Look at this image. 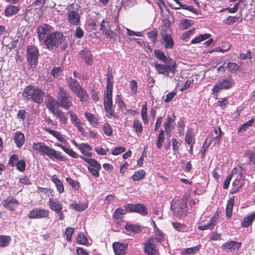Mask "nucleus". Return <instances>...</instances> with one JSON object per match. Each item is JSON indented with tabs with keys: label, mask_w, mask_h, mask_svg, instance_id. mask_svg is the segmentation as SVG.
<instances>
[{
	"label": "nucleus",
	"mask_w": 255,
	"mask_h": 255,
	"mask_svg": "<svg viewBox=\"0 0 255 255\" xmlns=\"http://www.w3.org/2000/svg\"><path fill=\"white\" fill-rule=\"evenodd\" d=\"M132 128L138 135H139L142 131V125L141 123L137 119H134L133 121Z\"/></svg>",
	"instance_id": "nucleus-32"
},
{
	"label": "nucleus",
	"mask_w": 255,
	"mask_h": 255,
	"mask_svg": "<svg viewBox=\"0 0 255 255\" xmlns=\"http://www.w3.org/2000/svg\"><path fill=\"white\" fill-rule=\"evenodd\" d=\"M221 130L220 128L219 129H215L214 132L212 133L206 139L204 146H209L211 144L214 145H218L220 143L221 138Z\"/></svg>",
	"instance_id": "nucleus-11"
},
{
	"label": "nucleus",
	"mask_w": 255,
	"mask_h": 255,
	"mask_svg": "<svg viewBox=\"0 0 255 255\" xmlns=\"http://www.w3.org/2000/svg\"><path fill=\"white\" fill-rule=\"evenodd\" d=\"M32 148L41 155L43 156L47 155L51 159H56L59 161L63 160V157L60 151L47 146L44 142L33 143Z\"/></svg>",
	"instance_id": "nucleus-1"
},
{
	"label": "nucleus",
	"mask_w": 255,
	"mask_h": 255,
	"mask_svg": "<svg viewBox=\"0 0 255 255\" xmlns=\"http://www.w3.org/2000/svg\"><path fill=\"white\" fill-rule=\"evenodd\" d=\"M84 115L92 126L96 127L98 124V120L94 115L85 112Z\"/></svg>",
	"instance_id": "nucleus-33"
},
{
	"label": "nucleus",
	"mask_w": 255,
	"mask_h": 255,
	"mask_svg": "<svg viewBox=\"0 0 255 255\" xmlns=\"http://www.w3.org/2000/svg\"><path fill=\"white\" fill-rule=\"evenodd\" d=\"M78 149L80 150L81 152L86 156L91 157L92 156V153L91 152L92 150V147L86 143H80V145Z\"/></svg>",
	"instance_id": "nucleus-24"
},
{
	"label": "nucleus",
	"mask_w": 255,
	"mask_h": 255,
	"mask_svg": "<svg viewBox=\"0 0 255 255\" xmlns=\"http://www.w3.org/2000/svg\"><path fill=\"white\" fill-rule=\"evenodd\" d=\"M113 247L116 255H126L128 249L127 244L115 242L113 243Z\"/></svg>",
	"instance_id": "nucleus-15"
},
{
	"label": "nucleus",
	"mask_w": 255,
	"mask_h": 255,
	"mask_svg": "<svg viewBox=\"0 0 255 255\" xmlns=\"http://www.w3.org/2000/svg\"><path fill=\"white\" fill-rule=\"evenodd\" d=\"M178 133L179 134V135L180 136L183 135L184 134V127H185V124H184V122L182 120H180L179 122L178 123Z\"/></svg>",
	"instance_id": "nucleus-63"
},
{
	"label": "nucleus",
	"mask_w": 255,
	"mask_h": 255,
	"mask_svg": "<svg viewBox=\"0 0 255 255\" xmlns=\"http://www.w3.org/2000/svg\"><path fill=\"white\" fill-rule=\"evenodd\" d=\"M111 27V25L109 23L103 19L101 24V30L103 31H106L107 30L110 29Z\"/></svg>",
	"instance_id": "nucleus-62"
},
{
	"label": "nucleus",
	"mask_w": 255,
	"mask_h": 255,
	"mask_svg": "<svg viewBox=\"0 0 255 255\" xmlns=\"http://www.w3.org/2000/svg\"><path fill=\"white\" fill-rule=\"evenodd\" d=\"M159 244L154 238H150L144 243V251L147 255H157L158 254Z\"/></svg>",
	"instance_id": "nucleus-8"
},
{
	"label": "nucleus",
	"mask_w": 255,
	"mask_h": 255,
	"mask_svg": "<svg viewBox=\"0 0 255 255\" xmlns=\"http://www.w3.org/2000/svg\"><path fill=\"white\" fill-rule=\"evenodd\" d=\"M51 27L47 24H43L37 28L39 39L40 40H44L48 34L51 32Z\"/></svg>",
	"instance_id": "nucleus-14"
},
{
	"label": "nucleus",
	"mask_w": 255,
	"mask_h": 255,
	"mask_svg": "<svg viewBox=\"0 0 255 255\" xmlns=\"http://www.w3.org/2000/svg\"><path fill=\"white\" fill-rule=\"evenodd\" d=\"M18 160V156L16 154H13L10 157V159L8 161V164L12 166H14L16 164V163L17 162Z\"/></svg>",
	"instance_id": "nucleus-64"
},
{
	"label": "nucleus",
	"mask_w": 255,
	"mask_h": 255,
	"mask_svg": "<svg viewBox=\"0 0 255 255\" xmlns=\"http://www.w3.org/2000/svg\"><path fill=\"white\" fill-rule=\"evenodd\" d=\"M126 212L125 209L118 208L114 212V217L117 219H120L121 216L125 214Z\"/></svg>",
	"instance_id": "nucleus-58"
},
{
	"label": "nucleus",
	"mask_w": 255,
	"mask_h": 255,
	"mask_svg": "<svg viewBox=\"0 0 255 255\" xmlns=\"http://www.w3.org/2000/svg\"><path fill=\"white\" fill-rule=\"evenodd\" d=\"M125 229L128 231H132L136 233L138 232L140 230L139 227L138 226L130 224H127L125 226Z\"/></svg>",
	"instance_id": "nucleus-57"
},
{
	"label": "nucleus",
	"mask_w": 255,
	"mask_h": 255,
	"mask_svg": "<svg viewBox=\"0 0 255 255\" xmlns=\"http://www.w3.org/2000/svg\"><path fill=\"white\" fill-rule=\"evenodd\" d=\"M200 249V247L198 246L186 249L183 252L184 255H193L197 253Z\"/></svg>",
	"instance_id": "nucleus-48"
},
{
	"label": "nucleus",
	"mask_w": 255,
	"mask_h": 255,
	"mask_svg": "<svg viewBox=\"0 0 255 255\" xmlns=\"http://www.w3.org/2000/svg\"><path fill=\"white\" fill-rule=\"evenodd\" d=\"M173 228L178 231L184 232L186 229L185 224L178 222H173L172 223Z\"/></svg>",
	"instance_id": "nucleus-52"
},
{
	"label": "nucleus",
	"mask_w": 255,
	"mask_h": 255,
	"mask_svg": "<svg viewBox=\"0 0 255 255\" xmlns=\"http://www.w3.org/2000/svg\"><path fill=\"white\" fill-rule=\"evenodd\" d=\"M22 95L26 100H32L35 103H40L43 99L44 92L39 89L28 86L24 88Z\"/></svg>",
	"instance_id": "nucleus-2"
},
{
	"label": "nucleus",
	"mask_w": 255,
	"mask_h": 255,
	"mask_svg": "<svg viewBox=\"0 0 255 255\" xmlns=\"http://www.w3.org/2000/svg\"><path fill=\"white\" fill-rule=\"evenodd\" d=\"M163 42L165 43V48H172L174 44L172 36L170 34H164L162 36Z\"/></svg>",
	"instance_id": "nucleus-28"
},
{
	"label": "nucleus",
	"mask_w": 255,
	"mask_h": 255,
	"mask_svg": "<svg viewBox=\"0 0 255 255\" xmlns=\"http://www.w3.org/2000/svg\"><path fill=\"white\" fill-rule=\"evenodd\" d=\"M39 54L38 48L34 46H28L27 48V59L31 68L37 65Z\"/></svg>",
	"instance_id": "nucleus-7"
},
{
	"label": "nucleus",
	"mask_w": 255,
	"mask_h": 255,
	"mask_svg": "<svg viewBox=\"0 0 255 255\" xmlns=\"http://www.w3.org/2000/svg\"><path fill=\"white\" fill-rule=\"evenodd\" d=\"M180 8H182L184 9L188 10L190 11H191L194 13H197L198 10L195 8L193 6L191 5H187L186 4H183L180 5V6L178 7H172V8H174L175 9H179Z\"/></svg>",
	"instance_id": "nucleus-51"
},
{
	"label": "nucleus",
	"mask_w": 255,
	"mask_h": 255,
	"mask_svg": "<svg viewBox=\"0 0 255 255\" xmlns=\"http://www.w3.org/2000/svg\"><path fill=\"white\" fill-rule=\"evenodd\" d=\"M115 102L116 104L118 105V107L119 109L122 110H124L126 109V106L119 95L116 96Z\"/></svg>",
	"instance_id": "nucleus-54"
},
{
	"label": "nucleus",
	"mask_w": 255,
	"mask_h": 255,
	"mask_svg": "<svg viewBox=\"0 0 255 255\" xmlns=\"http://www.w3.org/2000/svg\"><path fill=\"white\" fill-rule=\"evenodd\" d=\"M67 113L69 114L71 122L73 125L78 128L80 132H84V129L83 128L82 124L77 115L71 110L68 111Z\"/></svg>",
	"instance_id": "nucleus-13"
},
{
	"label": "nucleus",
	"mask_w": 255,
	"mask_h": 255,
	"mask_svg": "<svg viewBox=\"0 0 255 255\" xmlns=\"http://www.w3.org/2000/svg\"><path fill=\"white\" fill-rule=\"evenodd\" d=\"M74 93L80 99L83 104H87L89 100V96L87 92L82 88H80L76 91Z\"/></svg>",
	"instance_id": "nucleus-18"
},
{
	"label": "nucleus",
	"mask_w": 255,
	"mask_h": 255,
	"mask_svg": "<svg viewBox=\"0 0 255 255\" xmlns=\"http://www.w3.org/2000/svg\"><path fill=\"white\" fill-rule=\"evenodd\" d=\"M234 200L230 199L228 201L226 207V217L230 218L232 214Z\"/></svg>",
	"instance_id": "nucleus-50"
},
{
	"label": "nucleus",
	"mask_w": 255,
	"mask_h": 255,
	"mask_svg": "<svg viewBox=\"0 0 255 255\" xmlns=\"http://www.w3.org/2000/svg\"><path fill=\"white\" fill-rule=\"evenodd\" d=\"M113 77L112 75L108 74L107 77V90L105 91V93H109L112 94V90H113Z\"/></svg>",
	"instance_id": "nucleus-44"
},
{
	"label": "nucleus",
	"mask_w": 255,
	"mask_h": 255,
	"mask_svg": "<svg viewBox=\"0 0 255 255\" xmlns=\"http://www.w3.org/2000/svg\"><path fill=\"white\" fill-rule=\"evenodd\" d=\"M74 233V229L71 227L66 228L65 232V234L66 236V240L68 242H71L72 240V237Z\"/></svg>",
	"instance_id": "nucleus-56"
},
{
	"label": "nucleus",
	"mask_w": 255,
	"mask_h": 255,
	"mask_svg": "<svg viewBox=\"0 0 255 255\" xmlns=\"http://www.w3.org/2000/svg\"><path fill=\"white\" fill-rule=\"evenodd\" d=\"M77 242L81 245H87L88 244V240L87 237L82 233H80L77 237Z\"/></svg>",
	"instance_id": "nucleus-46"
},
{
	"label": "nucleus",
	"mask_w": 255,
	"mask_h": 255,
	"mask_svg": "<svg viewBox=\"0 0 255 255\" xmlns=\"http://www.w3.org/2000/svg\"><path fill=\"white\" fill-rule=\"evenodd\" d=\"M155 57L160 61L167 63L168 62V58L165 55L164 53L160 50L156 49L154 51Z\"/></svg>",
	"instance_id": "nucleus-38"
},
{
	"label": "nucleus",
	"mask_w": 255,
	"mask_h": 255,
	"mask_svg": "<svg viewBox=\"0 0 255 255\" xmlns=\"http://www.w3.org/2000/svg\"><path fill=\"white\" fill-rule=\"evenodd\" d=\"M242 178V175L240 174L233 182V185L235 188H237V190H239L243 186V183L241 181Z\"/></svg>",
	"instance_id": "nucleus-55"
},
{
	"label": "nucleus",
	"mask_w": 255,
	"mask_h": 255,
	"mask_svg": "<svg viewBox=\"0 0 255 255\" xmlns=\"http://www.w3.org/2000/svg\"><path fill=\"white\" fill-rule=\"evenodd\" d=\"M49 214V211L48 210L36 208L30 211L27 216L32 219H42L47 217Z\"/></svg>",
	"instance_id": "nucleus-12"
},
{
	"label": "nucleus",
	"mask_w": 255,
	"mask_h": 255,
	"mask_svg": "<svg viewBox=\"0 0 255 255\" xmlns=\"http://www.w3.org/2000/svg\"><path fill=\"white\" fill-rule=\"evenodd\" d=\"M56 105H58L57 99L56 100L52 97L47 98L46 107L52 114L58 110L56 108Z\"/></svg>",
	"instance_id": "nucleus-20"
},
{
	"label": "nucleus",
	"mask_w": 255,
	"mask_h": 255,
	"mask_svg": "<svg viewBox=\"0 0 255 255\" xmlns=\"http://www.w3.org/2000/svg\"><path fill=\"white\" fill-rule=\"evenodd\" d=\"M211 36V34L209 33H205L203 34L199 35L198 36L194 38L191 41V44H197L200 42H202Z\"/></svg>",
	"instance_id": "nucleus-39"
},
{
	"label": "nucleus",
	"mask_w": 255,
	"mask_h": 255,
	"mask_svg": "<svg viewBox=\"0 0 255 255\" xmlns=\"http://www.w3.org/2000/svg\"><path fill=\"white\" fill-rule=\"evenodd\" d=\"M145 172L142 169H140L136 171L133 175L132 176L131 178L133 181H138L145 176Z\"/></svg>",
	"instance_id": "nucleus-43"
},
{
	"label": "nucleus",
	"mask_w": 255,
	"mask_h": 255,
	"mask_svg": "<svg viewBox=\"0 0 255 255\" xmlns=\"http://www.w3.org/2000/svg\"><path fill=\"white\" fill-rule=\"evenodd\" d=\"M80 54L87 65H91L92 64V56L91 52L88 49H85L84 50L81 51Z\"/></svg>",
	"instance_id": "nucleus-26"
},
{
	"label": "nucleus",
	"mask_w": 255,
	"mask_h": 255,
	"mask_svg": "<svg viewBox=\"0 0 255 255\" xmlns=\"http://www.w3.org/2000/svg\"><path fill=\"white\" fill-rule=\"evenodd\" d=\"M11 237L9 236L0 235V247H5L9 244Z\"/></svg>",
	"instance_id": "nucleus-40"
},
{
	"label": "nucleus",
	"mask_w": 255,
	"mask_h": 255,
	"mask_svg": "<svg viewBox=\"0 0 255 255\" xmlns=\"http://www.w3.org/2000/svg\"><path fill=\"white\" fill-rule=\"evenodd\" d=\"M74 4H71L67 7L68 11V19L71 24L78 25L80 23V17L79 12L76 10Z\"/></svg>",
	"instance_id": "nucleus-9"
},
{
	"label": "nucleus",
	"mask_w": 255,
	"mask_h": 255,
	"mask_svg": "<svg viewBox=\"0 0 255 255\" xmlns=\"http://www.w3.org/2000/svg\"><path fill=\"white\" fill-rule=\"evenodd\" d=\"M64 40L63 35L59 32L51 33L46 36L44 43L48 49L58 47Z\"/></svg>",
	"instance_id": "nucleus-4"
},
{
	"label": "nucleus",
	"mask_w": 255,
	"mask_h": 255,
	"mask_svg": "<svg viewBox=\"0 0 255 255\" xmlns=\"http://www.w3.org/2000/svg\"><path fill=\"white\" fill-rule=\"evenodd\" d=\"M48 205L51 210L57 212L62 210L63 204L57 198H51L48 201Z\"/></svg>",
	"instance_id": "nucleus-17"
},
{
	"label": "nucleus",
	"mask_w": 255,
	"mask_h": 255,
	"mask_svg": "<svg viewBox=\"0 0 255 255\" xmlns=\"http://www.w3.org/2000/svg\"><path fill=\"white\" fill-rule=\"evenodd\" d=\"M147 108L146 104H144L142 106V110L141 111V118L144 124H147L148 123L147 116Z\"/></svg>",
	"instance_id": "nucleus-47"
},
{
	"label": "nucleus",
	"mask_w": 255,
	"mask_h": 255,
	"mask_svg": "<svg viewBox=\"0 0 255 255\" xmlns=\"http://www.w3.org/2000/svg\"><path fill=\"white\" fill-rule=\"evenodd\" d=\"M176 64L175 62L170 64L166 63H155V68L159 74L163 75L166 76H168L169 73L173 75L176 72Z\"/></svg>",
	"instance_id": "nucleus-6"
},
{
	"label": "nucleus",
	"mask_w": 255,
	"mask_h": 255,
	"mask_svg": "<svg viewBox=\"0 0 255 255\" xmlns=\"http://www.w3.org/2000/svg\"><path fill=\"white\" fill-rule=\"evenodd\" d=\"M103 128L104 132L106 135L110 136L113 134V129L109 124L105 123Z\"/></svg>",
	"instance_id": "nucleus-53"
},
{
	"label": "nucleus",
	"mask_w": 255,
	"mask_h": 255,
	"mask_svg": "<svg viewBox=\"0 0 255 255\" xmlns=\"http://www.w3.org/2000/svg\"><path fill=\"white\" fill-rule=\"evenodd\" d=\"M104 109L112 108L113 101L112 94L105 93L104 94Z\"/></svg>",
	"instance_id": "nucleus-31"
},
{
	"label": "nucleus",
	"mask_w": 255,
	"mask_h": 255,
	"mask_svg": "<svg viewBox=\"0 0 255 255\" xmlns=\"http://www.w3.org/2000/svg\"><path fill=\"white\" fill-rule=\"evenodd\" d=\"M227 67L230 72H233L237 71L240 67L237 63L229 62L227 64Z\"/></svg>",
	"instance_id": "nucleus-61"
},
{
	"label": "nucleus",
	"mask_w": 255,
	"mask_h": 255,
	"mask_svg": "<svg viewBox=\"0 0 255 255\" xmlns=\"http://www.w3.org/2000/svg\"><path fill=\"white\" fill-rule=\"evenodd\" d=\"M216 219L212 218L208 223L201 224L198 227V229L201 231L212 230L215 225Z\"/></svg>",
	"instance_id": "nucleus-30"
},
{
	"label": "nucleus",
	"mask_w": 255,
	"mask_h": 255,
	"mask_svg": "<svg viewBox=\"0 0 255 255\" xmlns=\"http://www.w3.org/2000/svg\"><path fill=\"white\" fill-rule=\"evenodd\" d=\"M175 124L174 116L173 117L168 116L167 117L166 121L164 123L163 125L166 133H168L171 132L172 129L174 128Z\"/></svg>",
	"instance_id": "nucleus-21"
},
{
	"label": "nucleus",
	"mask_w": 255,
	"mask_h": 255,
	"mask_svg": "<svg viewBox=\"0 0 255 255\" xmlns=\"http://www.w3.org/2000/svg\"><path fill=\"white\" fill-rule=\"evenodd\" d=\"M154 234L155 237L154 238L155 242L159 244L163 240L164 235L163 232L158 229L156 225H155Z\"/></svg>",
	"instance_id": "nucleus-37"
},
{
	"label": "nucleus",
	"mask_w": 255,
	"mask_h": 255,
	"mask_svg": "<svg viewBox=\"0 0 255 255\" xmlns=\"http://www.w3.org/2000/svg\"><path fill=\"white\" fill-rule=\"evenodd\" d=\"M45 130L49 134L54 136L61 142L63 143H66L67 142V140H66V139L64 137L63 135L61 134L59 131L51 129L49 128H45Z\"/></svg>",
	"instance_id": "nucleus-27"
},
{
	"label": "nucleus",
	"mask_w": 255,
	"mask_h": 255,
	"mask_svg": "<svg viewBox=\"0 0 255 255\" xmlns=\"http://www.w3.org/2000/svg\"><path fill=\"white\" fill-rule=\"evenodd\" d=\"M54 115L56 116L59 121L64 125H66L68 122V119L66 117L65 113L60 110H57L54 113Z\"/></svg>",
	"instance_id": "nucleus-34"
},
{
	"label": "nucleus",
	"mask_w": 255,
	"mask_h": 255,
	"mask_svg": "<svg viewBox=\"0 0 255 255\" xmlns=\"http://www.w3.org/2000/svg\"><path fill=\"white\" fill-rule=\"evenodd\" d=\"M134 212H136L144 216L147 214V209L144 205L142 204H135Z\"/></svg>",
	"instance_id": "nucleus-36"
},
{
	"label": "nucleus",
	"mask_w": 255,
	"mask_h": 255,
	"mask_svg": "<svg viewBox=\"0 0 255 255\" xmlns=\"http://www.w3.org/2000/svg\"><path fill=\"white\" fill-rule=\"evenodd\" d=\"M15 165L17 169L19 171L23 172L25 169V162L23 160L18 161Z\"/></svg>",
	"instance_id": "nucleus-60"
},
{
	"label": "nucleus",
	"mask_w": 255,
	"mask_h": 255,
	"mask_svg": "<svg viewBox=\"0 0 255 255\" xmlns=\"http://www.w3.org/2000/svg\"><path fill=\"white\" fill-rule=\"evenodd\" d=\"M254 122V120L252 119L248 121L247 122H246V123H244L239 128L238 132H241L242 131H246V130L249 129V127H250L252 126Z\"/></svg>",
	"instance_id": "nucleus-49"
},
{
	"label": "nucleus",
	"mask_w": 255,
	"mask_h": 255,
	"mask_svg": "<svg viewBox=\"0 0 255 255\" xmlns=\"http://www.w3.org/2000/svg\"><path fill=\"white\" fill-rule=\"evenodd\" d=\"M237 169L236 168H234L232 171V174L229 175L227 177L226 179L225 180V181H224V185H223L224 189H227L228 188L229 185L230 183V181L232 179V175L237 171Z\"/></svg>",
	"instance_id": "nucleus-59"
},
{
	"label": "nucleus",
	"mask_w": 255,
	"mask_h": 255,
	"mask_svg": "<svg viewBox=\"0 0 255 255\" xmlns=\"http://www.w3.org/2000/svg\"><path fill=\"white\" fill-rule=\"evenodd\" d=\"M58 105L64 109H68L72 105V99L68 93L61 87L59 88L57 97Z\"/></svg>",
	"instance_id": "nucleus-5"
},
{
	"label": "nucleus",
	"mask_w": 255,
	"mask_h": 255,
	"mask_svg": "<svg viewBox=\"0 0 255 255\" xmlns=\"http://www.w3.org/2000/svg\"><path fill=\"white\" fill-rule=\"evenodd\" d=\"M255 219V211L248 215L243 218V221L241 222L242 227L243 228L249 227L252 225Z\"/></svg>",
	"instance_id": "nucleus-22"
},
{
	"label": "nucleus",
	"mask_w": 255,
	"mask_h": 255,
	"mask_svg": "<svg viewBox=\"0 0 255 255\" xmlns=\"http://www.w3.org/2000/svg\"><path fill=\"white\" fill-rule=\"evenodd\" d=\"M194 23L193 20L189 19H185L181 21L179 24V27L182 30H185L189 28Z\"/></svg>",
	"instance_id": "nucleus-41"
},
{
	"label": "nucleus",
	"mask_w": 255,
	"mask_h": 255,
	"mask_svg": "<svg viewBox=\"0 0 255 255\" xmlns=\"http://www.w3.org/2000/svg\"><path fill=\"white\" fill-rule=\"evenodd\" d=\"M88 205L87 203H77L74 202L70 205V207L73 210L78 211L82 212L86 210L88 208Z\"/></svg>",
	"instance_id": "nucleus-29"
},
{
	"label": "nucleus",
	"mask_w": 255,
	"mask_h": 255,
	"mask_svg": "<svg viewBox=\"0 0 255 255\" xmlns=\"http://www.w3.org/2000/svg\"><path fill=\"white\" fill-rule=\"evenodd\" d=\"M195 133L193 129L190 128L187 129L185 141L187 144H194L195 143Z\"/></svg>",
	"instance_id": "nucleus-23"
},
{
	"label": "nucleus",
	"mask_w": 255,
	"mask_h": 255,
	"mask_svg": "<svg viewBox=\"0 0 255 255\" xmlns=\"http://www.w3.org/2000/svg\"><path fill=\"white\" fill-rule=\"evenodd\" d=\"M171 209L174 214L178 218L186 215L187 212L186 200L179 197L174 198L171 203Z\"/></svg>",
	"instance_id": "nucleus-3"
},
{
	"label": "nucleus",
	"mask_w": 255,
	"mask_h": 255,
	"mask_svg": "<svg viewBox=\"0 0 255 255\" xmlns=\"http://www.w3.org/2000/svg\"><path fill=\"white\" fill-rule=\"evenodd\" d=\"M68 85L70 89L74 93L77 91L78 89H80L82 87L80 85V84L77 82V81L75 79H74L72 78H70L69 80Z\"/></svg>",
	"instance_id": "nucleus-35"
},
{
	"label": "nucleus",
	"mask_w": 255,
	"mask_h": 255,
	"mask_svg": "<svg viewBox=\"0 0 255 255\" xmlns=\"http://www.w3.org/2000/svg\"><path fill=\"white\" fill-rule=\"evenodd\" d=\"M19 10L18 6L15 5L8 6L5 10V13L6 16H10L17 13Z\"/></svg>",
	"instance_id": "nucleus-42"
},
{
	"label": "nucleus",
	"mask_w": 255,
	"mask_h": 255,
	"mask_svg": "<svg viewBox=\"0 0 255 255\" xmlns=\"http://www.w3.org/2000/svg\"><path fill=\"white\" fill-rule=\"evenodd\" d=\"M165 135L164 131L163 129H160L159 133L157 136V141L156 143V146L158 148H160L164 141Z\"/></svg>",
	"instance_id": "nucleus-45"
},
{
	"label": "nucleus",
	"mask_w": 255,
	"mask_h": 255,
	"mask_svg": "<svg viewBox=\"0 0 255 255\" xmlns=\"http://www.w3.org/2000/svg\"><path fill=\"white\" fill-rule=\"evenodd\" d=\"M13 139L17 147H20L24 143L25 137L22 132L16 131L14 134Z\"/></svg>",
	"instance_id": "nucleus-25"
},
{
	"label": "nucleus",
	"mask_w": 255,
	"mask_h": 255,
	"mask_svg": "<svg viewBox=\"0 0 255 255\" xmlns=\"http://www.w3.org/2000/svg\"><path fill=\"white\" fill-rule=\"evenodd\" d=\"M18 205V201L12 197L6 198L3 203V207L10 211H14Z\"/></svg>",
	"instance_id": "nucleus-16"
},
{
	"label": "nucleus",
	"mask_w": 255,
	"mask_h": 255,
	"mask_svg": "<svg viewBox=\"0 0 255 255\" xmlns=\"http://www.w3.org/2000/svg\"><path fill=\"white\" fill-rule=\"evenodd\" d=\"M241 246V243L240 242H236L234 241H231L226 243L223 244L222 245V248L223 250H235L236 249H239Z\"/></svg>",
	"instance_id": "nucleus-19"
},
{
	"label": "nucleus",
	"mask_w": 255,
	"mask_h": 255,
	"mask_svg": "<svg viewBox=\"0 0 255 255\" xmlns=\"http://www.w3.org/2000/svg\"><path fill=\"white\" fill-rule=\"evenodd\" d=\"M233 84V79L231 77H227L220 81L214 86L213 89V93L214 95H217V94L221 90L231 88Z\"/></svg>",
	"instance_id": "nucleus-10"
}]
</instances>
